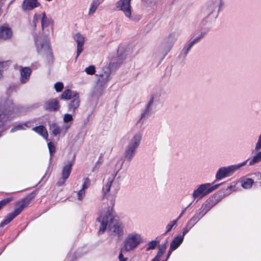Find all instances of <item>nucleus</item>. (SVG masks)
Segmentation results:
<instances>
[{"label": "nucleus", "mask_w": 261, "mask_h": 261, "mask_svg": "<svg viewBox=\"0 0 261 261\" xmlns=\"http://www.w3.org/2000/svg\"><path fill=\"white\" fill-rule=\"evenodd\" d=\"M60 105L58 99H50L44 104V109L48 111L55 112L59 110Z\"/></svg>", "instance_id": "nucleus-13"}, {"label": "nucleus", "mask_w": 261, "mask_h": 261, "mask_svg": "<svg viewBox=\"0 0 261 261\" xmlns=\"http://www.w3.org/2000/svg\"><path fill=\"white\" fill-rule=\"evenodd\" d=\"M41 22L42 30L47 27L50 24V20L47 17L45 13H42Z\"/></svg>", "instance_id": "nucleus-28"}, {"label": "nucleus", "mask_w": 261, "mask_h": 261, "mask_svg": "<svg viewBox=\"0 0 261 261\" xmlns=\"http://www.w3.org/2000/svg\"><path fill=\"white\" fill-rule=\"evenodd\" d=\"M117 173L118 171L115 176L113 175L109 178L107 183L103 187L102 191L103 195L105 197H107V198H109V193H110V195L115 196L119 190L118 186L114 184L115 176L117 175Z\"/></svg>", "instance_id": "nucleus-10"}, {"label": "nucleus", "mask_w": 261, "mask_h": 261, "mask_svg": "<svg viewBox=\"0 0 261 261\" xmlns=\"http://www.w3.org/2000/svg\"><path fill=\"white\" fill-rule=\"evenodd\" d=\"M192 227L191 226H189L188 224H187L186 227L182 229V234L180 235V236H183L184 237L189 232V231L192 228Z\"/></svg>", "instance_id": "nucleus-48"}, {"label": "nucleus", "mask_w": 261, "mask_h": 261, "mask_svg": "<svg viewBox=\"0 0 261 261\" xmlns=\"http://www.w3.org/2000/svg\"><path fill=\"white\" fill-rule=\"evenodd\" d=\"M69 128V124H64L60 126L57 123H53L49 125L50 133L55 137H64Z\"/></svg>", "instance_id": "nucleus-11"}, {"label": "nucleus", "mask_w": 261, "mask_h": 261, "mask_svg": "<svg viewBox=\"0 0 261 261\" xmlns=\"http://www.w3.org/2000/svg\"><path fill=\"white\" fill-rule=\"evenodd\" d=\"M39 66V64L38 62H34L32 64L31 67L33 69H36Z\"/></svg>", "instance_id": "nucleus-51"}, {"label": "nucleus", "mask_w": 261, "mask_h": 261, "mask_svg": "<svg viewBox=\"0 0 261 261\" xmlns=\"http://www.w3.org/2000/svg\"><path fill=\"white\" fill-rule=\"evenodd\" d=\"M99 162H97L96 163L95 167H94L93 168V171H95V169L98 167V166H99Z\"/></svg>", "instance_id": "nucleus-56"}, {"label": "nucleus", "mask_w": 261, "mask_h": 261, "mask_svg": "<svg viewBox=\"0 0 261 261\" xmlns=\"http://www.w3.org/2000/svg\"><path fill=\"white\" fill-rule=\"evenodd\" d=\"M261 161V151L257 153L249 163V165H253L255 163H258Z\"/></svg>", "instance_id": "nucleus-31"}, {"label": "nucleus", "mask_w": 261, "mask_h": 261, "mask_svg": "<svg viewBox=\"0 0 261 261\" xmlns=\"http://www.w3.org/2000/svg\"><path fill=\"white\" fill-rule=\"evenodd\" d=\"M207 211V210H205V208H201L199 210L198 212H197L194 216L189 220L187 224L189 226L193 227L202 217L204 216Z\"/></svg>", "instance_id": "nucleus-14"}, {"label": "nucleus", "mask_w": 261, "mask_h": 261, "mask_svg": "<svg viewBox=\"0 0 261 261\" xmlns=\"http://www.w3.org/2000/svg\"><path fill=\"white\" fill-rule=\"evenodd\" d=\"M39 6L40 3L38 0H23L21 4V8L23 11H31Z\"/></svg>", "instance_id": "nucleus-15"}, {"label": "nucleus", "mask_w": 261, "mask_h": 261, "mask_svg": "<svg viewBox=\"0 0 261 261\" xmlns=\"http://www.w3.org/2000/svg\"><path fill=\"white\" fill-rule=\"evenodd\" d=\"M74 40L77 43V50L76 59L83 50V45L85 42L84 37L80 33H76L74 35Z\"/></svg>", "instance_id": "nucleus-16"}, {"label": "nucleus", "mask_w": 261, "mask_h": 261, "mask_svg": "<svg viewBox=\"0 0 261 261\" xmlns=\"http://www.w3.org/2000/svg\"><path fill=\"white\" fill-rule=\"evenodd\" d=\"M173 251H174V250H171V248H169L168 252L167 253V259L166 260H167V259L169 258V257Z\"/></svg>", "instance_id": "nucleus-53"}, {"label": "nucleus", "mask_w": 261, "mask_h": 261, "mask_svg": "<svg viewBox=\"0 0 261 261\" xmlns=\"http://www.w3.org/2000/svg\"><path fill=\"white\" fill-rule=\"evenodd\" d=\"M182 217L181 215H179V216L178 217V218L174 220V221H177V222L180 219V218Z\"/></svg>", "instance_id": "nucleus-58"}, {"label": "nucleus", "mask_w": 261, "mask_h": 261, "mask_svg": "<svg viewBox=\"0 0 261 261\" xmlns=\"http://www.w3.org/2000/svg\"><path fill=\"white\" fill-rule=\"evenodd\" d=\"M78 199L81 200L85 195V190L81 189L77 193Z\"/></svg>", "instance_id": "nucleus-46"}, {"label": "nucleus", "mask_w": 261, "mask_h": 261, "mask_svg": "<svg viewBox=\"0 0 261 261\" xmlns=\"http://www.w3.org/2000/svg\"><path fill=\"white\" fill-rule=\"evenodd\" d=\"M159 241L156 240H153L149 242L147 245L146 250L149 251L150 250L154 249L156 248V247L159 245Z\"/></svg>", "instance_id": "nucleus-33"}, {"label": "nucleus", "mask_w": 261, "mask_h": 261, "mask_svg": "<svg viewBox=\"0 0 261 261\" xmlns=\"http://www.w3.org/2000/svg\"><path fill=\"white\" fill-rule=\"evenodd\" d=\"M66 180L67 179H64V177H61V178H60L58 181L57 182V184L59 186H62L65 184Z\"/></svg>", "instance_id": "nucleus-49"}, {"label": "nucleus", "mask_w": 261, "mask_h": 261, "mask_svg": "<svg viewBox=\"0 0 261 261\" xmlns=\"http://www.w3.org/2000/svg\"><path fill=\"white\" fill-rule=\"evenodd\" d=\"M10 62L9 61H0V69L2 71L7 68L9 66Z\"/></svg>", "instance_id": "nucleus-40"}, {"label": "nucleus", "mask_w": 261, "mask_h": 261, "mask_svg": "<svg viewBox=\"0 0 261 261\" xmlns=\"http://www.w3.org/2000/svg\"><path fill=\"white\" fill-rule=\"evenodd\" d=\"M34 132L41 136L43 138L47 140L48 133L46 128L43 125H39L32 129Z\"/></svg>", "instance_id": "nucleus-26"}, {"label": "nucleus", "mask_w": 261, "mask_h": 261, "mask_svg": "<svg viewBox=\"0 0 261 261\" xmlns=\"http://www.w3.org/2000/svg\"><path fill=\"white\" fill-rule=\"evenodd\" d=\"M177 225V221H172L169 222L166 227V231L165 234H167L171 231L172 228Z\"/></svg>", "instance_id": "nucleus-37"}, {"label": "nucleus", "mask_w": 261, "mask_h": 261, "mask_svg": "<svg viewBox=\"0 0 261 261\" xmlns=\"http://www.w3.org/2000/svg\"><path fill=\"white\" fill-rule=\"evenodd\" d=\"M73 119L72 116L70 114H65L63 116V122L65 123V124H69L70 127L72 125Z\"/></svg>", "instance_id": "nucleus-32"}, {"label": "nucleus", "mask_w": 261, "mask_h": 261, "mask_svg": "<svg viewBox=\"0 0 261 261\" xmlns=\"http://www.w3.org/2000/svg\"><path fill=\"white\" fill-rule=\"evenodd\" d=\"M25 109L20 106L15 105L12 101H8L4 106H0V137L6 129L5 123L23 114Z\"/></svg>", "instance_id": "nucleus-2"}, {"label": "nucleus", "mask_w": 261, "mask_h": 261, "mask_svg": "<svg viewBox=\"0 0 261 261\" xmlns=\"http://www.w3.org/2000/svg\"><path fill=\"white\" fill-rule=\"evenodd\" d=\"M221 184H217L211 186L210 183L204 184L200 185L192 194V197L195 199H201L207 194L217 189Z\"/></svg>", "instance_id": "nucleus-7"}, {"label": "nucleus", "mask_w": 261, "mask_h": 261, "mask_svg": "<svg viewBox=\"0 0 261 261\" xmlns=\"http://www.w3.org/2000/svg\"><path fill=\"white\" fill-rule=\"evenodd\" d=\"M186 210H187V208H184V209L182 211V212H181V213L180 214V215H181V216H182V215L185 214V212H186Z\"/></svg>", "instance_id": "nucleus-57"}, {"label": "nucleus", "mask_w": 261, "mask_h": 261, "mask_svg": "<svg viewBox=\"0 0 261 261\" xmlns=\"http://www.w3.org/2000/svg\"><path fill=\"white\" fill-rule=\"evenodd\" d=\"M247 161L248 160H246L244 162L239 163L237 165L220 168L216 174V180H220L225 177H229L232 175L241 167L247 164Z\"/></svg>", "instance_id": "nucleus-5"}, {"label": "nucleus", "mask_w": 261, "mask_h": 261, "mask_svg": "<svg viewBox=\"0 0 261 261\" xmlns=\"http://www.w3.org/2000/svg\"><path fill=\"white\" fill-rule=\"evenodd\" d=\"M42 13H41V14H35L34 15L33 21H32V23H33V26H34V27L35 28H36V27L37 25V22L39 20H41V19L42 18Z\"/></svg>", "instance_id": "nucleus-36"}, {"label": "nucleus", "mask_w": 261, "mask_h": 261, "mask_svg": "<svg viewBox=\"0 0 261 261\" xmlns=\"http://www.w3.org/2000/svg\"><path fill=\"white\" fill-rule=\"evenodd\" d=\"M160 102V95L157 94L152 95L148 101L146 106L151 108L152 110H155Z\"/></svg>", "instance_id": "nucleus-20"}, {"label": "nucleus", "mask_w": 261, "mask_h": 261, "mask_svg": "<svg viewBox=\"0 0 261 261\" xmlns=\"http://www.w3.org/2000/svg\"><path fill=\"white\" fill-rule=\"evenodd\" d=\"M104 89V87L102 86H99L97 84L94 88V91L95 94H96L97 96H100L102 94V92Z\"/></svg>", "instance_id": "nucleus-39"}, {"label": "nucleus", "mask_w": 261, "mask_h": 261, "mask_svg": "<svg viewBox=\"0 0 261 261\" xmlns=\"http://www.w3.org/2000/svg\"><path fill=\"white\" fill-rule=\"evenodd\" d=\"M12 36V31L11 29L7 24H4L0 27V39L3 40H8Z\"/></svg>", "instance_id": "nucleus-17"}, {"label": "nucleus", "mask_w": 261, "mask_h": 261, "mask_svg": "<svg viewBox=\"0 0 261 261\" xmlns=\"http://www.w3.org/2000/svg\"><path fill=\"white\" fill-rule=\"evenodd\" d=\"M219 5H222L221 1L218 3H209L205 7L203 8L202 12L206 16H209L212 14L217 9Z\"/></svg>", "instance_id": "nucleus-19"}, {"label": "nucleus", "mask_w": 261, "mask_h": 261, "mask_svg": "<svg viewBox=\"0 0 261 261\" xmlns=\"http://www.w3.org/2000/svg\"><path fill=\"white\" fill-rule=\"evenodd\" d=\"M20 72V81L21 83L24 84L29 81L31 73L32 72V70L30 68L27 67H21Z\"/></svg>", "instance_id": "nucleus-18"}, {"label": "nucleus", "mask_w": 261, "mask_h": 261, "mask_svg": "<svg viewBox=\"0 0 261 261\" xmlns=\"http://www.w3.org/2000/svg\"><path fill=\"white\" fill-rule=\"evenodd\" d=\"M47 146L50 155H52L55 152L56 147L55 145L51 142L47 143Z\"/></svg>", "instance_id": "nucleus-42"}, {"label": "nucleus", "mask_w": 261, "mask_h": 261, "mask_svg": "<svg viewBox=\"0 0 261 261\" xmlns=\"http://www.w3.org/2000/svg\"><path fill=\"white\" fill-rule=\"evenodd\" d=\"M123 252H126V251L125 250H123V247H122L121 249L120 252L119 256H118V258L119 260V261H126L127 258L124 257L123 255Z\"/></svg>", "instance_id": "nucleus-47"}, {"label": "nucleus", "mask_w": 261, "mask_h": 261, "mask_svg": "<svg viewBox=\"0 0 261 261\" xmlns=\"http://www.w3.org/2000/svg\"><path fill=\"white\" fill-rule=\"evenodd\" d=\"M253 183V180L251 178H245L241 180L242 186L244 189L250 188Z\"/></svg>", "instance_id": "nucleus-29"}, {"label": "nucleus", "mask_w": 261, "mask_h": 261, "mask_svg": "<svg viewBox=\"0 0 261 261\" xmlns=\"http://www.w3.org/2000/svg\"><path fill=\"white\" fill-rule=\"evenodd\" d=\"M31 125L30 122H25L23 123H20L11 129V133H14L17 130L25 129L27 127H30Z\"/></svg>", "instance_id": "nucleus-27"}, {"label": "nucleus", "mask_w": 261, "mask_h": 261, "mask_svg": "<svg viewBox=\"0 0 261 261\" xmlns=\"http://www.w3.org/2000/svg\"><path fill=\"white\" fill-rule=\"evenodd\" d=\"M85 71L88 74L92 75L95 73V67L93 65L89 66L85 69Z\"/></svg>", "instance_id": "nucleus-43"}, {"label": "nucleus", "mask_w": 261, "mask_h": 261, "mask_svg": "<svg viewBox=\"0 0 261 261\" xmlns=\"http://www.w3.org/2000/svg\"><path fill=\"white\" fill-rule=\"evenodd\" d=\"M80 102V99L79 95L72 99L68 105L69 111L74 112L79 107Z\"/></svg>", "instance_id": "nucleus-21"}, {"label": "nucleus", "mask_w": 261, "mask_h": 261, "mask_svg": "<svg viewBox=\"0 0 261 261\" xmlns=\"http://www.w3.org/2000/svg\"><path fill=\"white\" fill-rule=\"evenodd\" d=\"M143 242L142 236L137 232L128 233L123 242V250L126 252L133 251L136 249Z\"/></svg>", "instance_id": "nucleus-4"}, {"label": "nucleus", "mask_w": 261, "mask_h": 261, "mask_svg": "<svg viewBox=\"0 0 261 261\" xmlns=\"http://www.w3.org/2000/svg\"><path fill=\"white\" fill-rule=\"evenodd\" d=\"M130 2L131 0H119L116 3V8L118 10L121 11L129 20H138L140 18L137 19L132 15Z\"/></svg>", "instance_id": "nucleus-8"}, {"label": "nucleus", "mask_w": 261, "mask_h": 261, "mask_svg": "<svg viewBox=\"0 0 261 261\" xmlns=\"http://www.w3.org/2000/svg\"><path fill=\"white\" fill-rule=\"evenodd\" d=\"M168 246V242L166 241L164 243L162 244V245L159 247L157 255L158 256H162L165 251H166Z\"/></svg>", "instance_id": "nucleus-34"}, {"label": "nucleus", "mask_w": 261, "mask_h": 261, "mask_svg": "<svg viewBox=\"0 0 261 261\" xmlns=\"http://www.w3.org/2000/svg\"><path fill=\"white\" fill-rule=\"evenodd\" d=\"M231 188H232V186H229V187H228V189H231Z\"/></svg>", "instance_id": "nucleus-60"}, {"label": "nucleus", "mask_w": 261, "mask_h": 261, "mask_svg": "<svg viewBox=\"0 0 261 261\" xmlns=\"http://www.w3.org/2000/svg\"><path fill=\"white\" fill-rule=\"evenodd\" d=\"M54 88L57 92H60L64 88L63 84L62 82H57L55 84Z\"/></svg>", "instance_id": "nucleus-41"}, {"label": "nucleus", "mask_w": 261, "mask_h": 261, "mask_svg": "<svg viewBox=\"0 0 261 261\" xmlns=\"http://www.w3.org/2000/svg\"><path fill=\"white\" fill-rule=\"evenodd\" d=\"M90 185V180L89 178H86L84 180V182L82 185V189L85 190L87 189Z\"/></svg>", "instance_id": "nucleus-45"}, {"label": "nucleus", "mask_w": 261, "mask_h": 261, "mask_svg": "<svg viewBox=\"0 0 261 261\" xmlns=\"http://www.w3.org/2000/svg\"><path fill=\"white\" fill-rule=\"evenodd\" d=\"M200 41V40L198 37H196L192 41H191L190 43L193 45H194V44H195L197 43L198 42H199Z\"/></svg>", "instance_id": "nucleus-50"}, {"label": "nucleus", "mask_w": 261, "mask_h": 261, "mask_svg": "<svg viewBox=\"0 0 261 261\" xmlns=\"http://www.w3.org/2000/svg\"><path fill=\"white\" fill-rule=\"evenodd\" d=\"M13 200L12 197L7 198L0 201V210L4 207L7 204Z\"/></svg>", "instance_id": "nucleus-38"}, {"label": "nucleus", "mask_w": 261, "mask_h": 261, "mask_svg": "<svg viewBox=\"0 0 261 261\" xmlns=\"http://www.w3.org/2000/svg\"><path fill=\"white\" fill-rule=\"evenodd\" d=\"M142 138V133L141 132L135 133L129 138L124 152V158L127 162H130L135 156Z\"/></svg>", "instance_id": "nucleus-3"}, {"label": "nucleus", "mask_w": 261, "mask_h": 261, "mask_svg": "<svg viewBox=\"0 0 261 261\" xmlns=\"http://www.w3.org/2000/svg\"><path fill=\"white\" fill-rule=\"evenodd\" d=\"M261 149V134L259 135L257 141L255 144V150L258 151Z\"/></svg>", "instance_id": "nucleus-44"}, {"label": "nucleus", "mask_w": 261, "mask_h": 261, "mask_svg": "<svg viewBox=\"0 0 261 261\" xmlns=\"http://www.w3.org/2000/svg\"><path fill=\"white\" fill-rule=\"evenodd\" d=\"M146 3H152L156 1V0H143Z\"/></svg>", "instance_id": "nucleus-55"}, {"label": "nucleus", "mask_w": 261, "mask_h": 261, "mask_svg": "<svg viewBox=\"0 0 261 261\" xmlns=\"http://www.w3.org/2000/svg\"><path fill=\"white\" fill-rule=\"evenodd\" d=\"M152 109L146 106L143 112L141 113L140 120L146 119L153 111Z\"/></svg>", "instance_id": "nucleus-30"}, {"label": "nucleus", "mask_w": 261, "mask_h": 261, "mask_svg": "<svg viewBox=\"0 0 261 261\" xmlns=\"http://www.w3.org/2000/svg\"><path fill=\"white\" fill-rule=\"evenodd\" d=\"M193 46V45L190 42L185 45L182 49L181 53V54L183 55L184 57H186L187 56Z\"/></svg>", "instance_id": "nucleus-35"}, {"label": "nucleus", "mask_w": 261, "mask_h": 261, "mask_svg": "<svg viewBox=\"0 0 261 261\" xmlns=\"http://www.w3.org/2000/svg\"><path fill=\"white\" fill-rule=\"evenodd\" d=\"M183 240V236H177L175 237L170 243V248H171V250H175L182 243Z\"/></svg>", "instance_id": "nucleus-25"}, {"label": "nucleus", "mask_w": 261, "mask_h": 261, "mask_svg": "<svg viewBox=\"0 0 261 261\" xmlns=\"http://www.w3.org/2000/svg\"><path fill=\"white\" fill-rule=\"evenodd\" d=\"M29 204V201L27 199H23L19 203V206L16 208L12 213L9 214L1 223L0 226L3 227L9 224L13 219L18 216Z\"/></svg>", "instance_id": "nucleus-9"}, {"label": "nucleus", "mask_w": 261, "mask_h": 261, "mask_svg": "<svg viewBox=\"0 0 261 261\" xmlns=\"http://www.w3.org/2000/svg\"><path fill=\"white\" fill-rule=\"evenodd\" d=\"M182 217L181 215H179V216L178 217V218L174 220V221H177V222L180 219V218Z\"/></svg>", "instance_id": "nucleus-59"}, {"label": "nucleus", "mask_w": 261, "mask_h": 261, "mask_svg": "<svg viewBox=\"0 0 261 261\" xmlns=\"http://www.w3.org/2000/svg\"><path fill=\"white\" fill-rule=\"evenodd\" d=\"M163 261H167V260H163Z\"/></svg>", "instance_id": "nucleus-61"}, {"label": "nucleus", "mask_w": 261, "mask_h": 261, "mask_svg": "<svg viewBox=\"0 0 261 261\" xmlns=\"http://www.w3.org/2000/svg\"><path fill=\"white\" fill-rule=\"evenodd\" d=\"M103 1L104 0H92L89 6L88 15L90 16L92 15Z\"/></svg>", "instance_id": "nucleus-24"}, {"label": "nucleus", "mask_w": 261, "mask_h": 261, "mask_svg": "<svg viewBox=\"0 0 261 261\" xmlns=\"http://www.w3.org/2000/svg\"><path fill=\"white\" fill-rule=\"evenodd\" d=\"M97 221L100 224L99 234L103 233L108 229L110 233L118 237H121L124 234L123 224L115 219L109 208L100 213Z\"/></svg>", "instance_id": "nucleus-1"}, {"label": "nucleus", "mask_w": 261, "mask_h": 261, "mask_svg": "<svg viewBox=\"0 0 261 261\" xmlns=\"http://www.w3.org/2000/svg\"><path fill=\"white\" fill-rule=\"evenodd\" d=\"M206 35V32H201L199 35L198 36H197V37H198L200 40H201L202 38L204 37V36Z\"/></svg>", "instance_id": "nucleus-52"}, {"label": "nucleus", "mask_w": 261, "mask_h": 261, "mask_svg": "<svg viewBox=\"0 0 261 261\" xmlns=\"http://www.w3.org/2000/svg\"><path fill=\"white\" fill-rule=\"evenodd\" d=\"M162 256H158V255L156 254V255L155 256V257L153 259L152 261H160L161 257Z\"/></svg>", "instance_id": "nucleus-54"}, {"label": "nucleus", "mask_w": 261, "mask_h": 261, "mask_svg": "<svg viewBox=\"0 0 261 261\" xmlns=\"http://www.w3.org/2000/svg\"><path fill=\"white\" fill-rule=\"evenodd\" d=\"M35 43L38 53L40 54H44L47 58L48 63L52 64L54 58L47 40L46 39L43 40H36Z\"/></svg>", "instance_id": "nucleus-6"}, {"label": "nucleus", "mask_w": 261, "mask_h": 261, "mask_svg": "<svg viewBox=\"0 0 261 261\" xmlns=\"http://www.w3.org/2000/svg\"><path fill=\"white\" fill-rule=\"evenodd\" d=\"M72 165L73 162L68 161L67 163L63 167L62 177H64V179H67L71 173Z\"/></svg>", "instance_id": "nucleus-22"}, {"label": "nucleus", "mask_w": 261, "mask_h": 261, "mask_svg": "<svg viewBox=\"0 0 261 261\" xmlns=\"http://www.w3.org/2000/svg\"><path fill=\"white\" fill-rule=\"evenodd\" d=\"M78 95L79 94L76 91L68 89L63 92L61 96V98L65 100L72 99Z\"/></svg>", "instance_id": "nucleus-23"}, {"label": "nucleus", "mask_w": 261, "mask_h": 261, "mask_svg": "<svg viewBox=\"0 0 261 261\" xmlns=\"http://www.w3.org/2000/svg\"><path fill=\"white\" fill-rule=\"evenodd\" d=\"M178 35L174 33L169 34L166 37L163 42L164 47L166 48L167 53L172 48L173 44L176 41Z\"/></svg>", "instance_id": "nucleus-12"}]
</instances>
